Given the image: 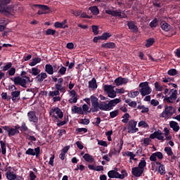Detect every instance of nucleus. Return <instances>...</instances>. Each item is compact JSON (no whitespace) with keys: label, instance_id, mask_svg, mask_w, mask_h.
<instances>
[{"label":"nucleus","instance_id":"33","mask_svg":"<svg viewBox=\"0 0 180 180\" xmlns=\"http://www.w3.org/2000/svg\"><path fill=\"white\" fill-rule=\"evenodd\" d=\"M89 11L91 12L92 15H99V9L96 6L89 7Z\"/></svg>","mask_w":180,"mask_h":180},{"label":"nucleus","instance_id":"15","mask_svg":"<svg viewBox=\"0 0 180 180\" xmlns=\"http://www.w3.org/2000/svg\"><path fill=\"white\" fill-rule=\"evenodd\" d=\"M6 175L7 179L8 180H19V177L16 176L15 172H12V169L11 168L7 169Z\"/></svg>","mask_w":180,"mask_h":180},{"label":"nucleus","instance_id":"35","mask_svg":"<svg viewBox=\"0 0 180 180\" xmlns=\"http://www.w3.org/2000/svg\"><path fill=\"white\" fill-rule=\"evenodd\" d=\"M30 74H32V75H39L40 74V70H39L38 68H32L30 70H29Z\"/></svg>","mask_w":180,"mask_h":180},{"label":"nucleus","instance_id":"27","mask_svg":"<svg viewBox=\"0 0 180 180\" xmlns=\"http://www.w3.org/2000/svg\"><path fill=\"white\" fill-rule=\"evenodd\" d=\"M83 158L84 160V161H86V162H93L94 161V156L88 154V153H86L83 155Z\"/></svg>","mask_w":180,"mask_h":180},{"label":"nucleus","instance_id":"1","mask_svg":"<svg viewBox=\"0 0 180 180\" xmlns=\"http://www.w3.org/2000/svg\"><path fill=\"white\" fill-rule=\"evenodd\" d=\"M88 105H91V107L90 109V112L92 113H95V112H99V110L109 111L112 110L115 106L117 105V103H120L122 101L120 98H115L110 101L108 103L105 101H101L99 103V98H98L94 95L91 96L90 98H86L83 100Z\"/></svg>","mask_w":180,"mask_h":180},{"label":"nucleus","instance_id":"2","mask_svg":"<svg viewBox=\"0 0 180 180\" xmlns=\"http://www.w3.org/2000/svg\"><path fill=\"white\" fill-rule=\"evenodd\" d=\"M158 160H162L164 158V155L161 152H155L153 153L150 158V161H153L152 163V169L153 171H158L160 175H165V166L161 164L160 162H157Z\"/></svg>","mask_w":180,"mask_h":180},{"label":"nucleus","instance_id":"60","mask_svg":"<svg viewBox=\"0 0 180 180\" xmlns=\"http://www.w3.org/2000/svg\"><path fill=\"white\" fill-rule=\"evenodd\" d=\"M29 179L30 180H36V178H37V176H36V174L34 172L30 171V174H29Z\"/></svg>","mask_w":180,"mask_h":180},{"label":"nucleus","instance_id":"19","mask_svg":"<svg viewBox=\"0 0 180 180\" xmlns=\"http://www.w3.org/2000/svg\"><path fill=\"white\" fill-rule=\"evenodd\" d=\"M25 154H27V155H39V154H40V147L35 148L34 150L28 148Z\"/></svg>","mask_w":180,"mask_h":180},{"label":"nucleus","instance_id":"11","mask_svg":"<svg viewBox=\"0 0 180 180\" xmlns=\"http://www.w3.org/2000/svg\"><path fill=\"white\" fill-rule=\"evenodd\" d=\"M104 91L107 92L109 98H116L117 91H115V87L112 85H105Z\"/></svg>","mask_w":180,"mask_h":180},{"label":"nucleus","instance_id":"3","mask_svg":"<svg viewBox=\"0 0 180 180\" xmlns=\"http://www.w3.org/2000/svg\"><path fill=\"white\" fill-rule=\"evenodd\" d=\"M163 94L165 95L164 101L167 103H174L176 101V98L178 96V91L176 89H172L169 90L165 88L163 91Z\"/></svg>","mask_w":180,"mask_h":180},{"label":"nucleus","instance_id":"50","mask_svg":"<svg viewBox=\"0 0 180 180\" xmlns=\"http://www.w3.org/2000/svg\"><path fill=\"white\" fill-rule=\"evenodd\" d=\"M125 155H127V157H129V160H136L134 159V157H136V155H134V153H133L132 152L130 151H127L125 153Z\"/></svg>","mask_w":180,"mask_h":180},{"label":"nucleus","instance_id":"44","mask_svg":"<svg viewBox=\"0 0 180 180\" xmlns=\"http://www.w3.org/2000/svg\"><path fill=\"white\" fill-rule=\"evenodd\" d=\"M58 72L59 75H65V73L67 72V68L61 66Z\"/></svg>","mask_w":180,"mask_h":180},{"label":"nucleus","instance_id":"20","mask_svg":"<svg viewBox=\"0 0 180 180\" xmlns=\"http://www.w3.org/2000/svg\"><path fill=\"white\" fill-rule=\"evenodd\" d=\"M32 9H35V8H38V9H41L45 13H49V11L50 8L48 6L46 5H40V4H33L32 6Z\"/></svg>","mask_w":180,"mask_h":180},{"label":"nucleus","instance_id":"64","mask_svg":"<svg viewBox=\"0 0 180 180\" xmlns=\"http://www.w3.org/2000/svg\"><path fill=\"white\" fill-rule=\"evenodd\" d=\"M21 131H26L27 130V127L26 126V123L22 122L21 126L20 127Z\"/></svg>","mask_w":180,"mask_h":180},{"label":"nucleus","instance_id":"48","mask_svg":"<svg viewBox=\"0 0 180 180\" xmlns=\"http://www.w3.org/2000/svg\"><path fill=\"white\" fill-rule=\"evenodd\" d=\"M112 134H113V131L112 130L105 132V136H107L108 141H112Z\"/></svg>","mask_w":180,"mask_h":180},{"label":"nucleus","instance_id":"40","mask_svg":"<svg viewBox=\"0 0 180 180\" xmlns=\"http://www.w3.org/2000/svg\"><path fill=\"white\" fill-rule=\"evenodd\" d=\"M140 92L139 91H131L128 94V96L129 98H136V96H139Z\"/></svg>","mask_w":180,"mask_h":180},{"label":"nucleus","instance_id":"30","mask_svg":"<svg viewBox=\"0 0 180 180\" xmlns=\"http://www.w3.org/2000/svg\"><path fill=\"white\" fill-rule=\"evenodd\" d=\"M41 62V58L37 57L32 59V62L29 63V65H30V67H34V65H37V64Z\"/></svg>","mask_w":180,"mask_h":180},{"label":"nucleus","instance_id":"16","mask_svg":"<svg viewBox=\"0 0 180 180\" xmlns=\"http://www.w3.org/2000/svg\"><path fill=\"white\" fill-rule=\"evenodd\" d=\"M27 116L30 122H32V123H37V122H39V118L36 116V112H34V111H30L27 113Z\"/></svg>","mask_w":180,"mask_h":180},{"label":"nucleus","instance_id":"7","mask_svg":"<svg viewBox=\"0 0 180 180\" xmlns=\"http://www.w3.org/2000/svg\"><path fill=\"white\" fill-rule=\"evenodd\" d=\"M49 115L55 119H63L64 117V113L58 108H51L49 111Z\"/></svg>","mask_w":180,"mask_h":180},{"label":"nucleus","instance_id":"24","mask_svg":"<svg viewBox=\"0 0 180 180\" xmlns=\"http://www.w3.org/2000/svg\"><path fill=\"white\" fill-rule=\"evenodd\" d=\"M45 71L49 75H53L54 74V69L51 65H45Z\"/></svg>","mask_w":180,"mask_h":180},{"label":"nucleus","instance_id":"25","mask_svg":"<svg viewBox=\"0 0 180 180\" xmlns=\"http://www.w3.org/2000/svg\"><path fill=\"white\" fill-rule=\"evenodd\" d=\"M47 78V74L44 72L39 73L38 75L36 77V79L39 81V82H42V81H44Z\"/></svg>","mask_w":180,"mask_h":180},{"label":"nucleus","instance_id":"31","mask_svg":"<svg viewBox=\"0 0 180 180\" xmlns=\"http://www.w3.org/2000/svg\"><path fill=\"white\" fill-rule=\"evenodd\" d=\"M169 126L172 129H173L174 131H179V125H178V124L176 122L174 121L170 122Z\"/></svg>","mask_w":180,"mask_h":180},{"label":"nucleus","instance_id":"23","mask_svg":"<svg viewBox=\"0 0 180 180\" xmlns=\"http://www.w3.org/2000/svg\"><path fill=\"white\" fill-rule=\"evenodd\" d=\"M72 113H77L78 115H84V111L82 110V108L78 107L77 105L72 107Z\"/></svg>","mask_w":180,"mask_h":180},{"label":"nucleus","instance_id":"18","mask_svg":"<svg viewBox=\"0 0 180 180\" xmlns=\"http://www.w3.org/2000/svg\"><path fill=\"white\" fill-rule=\"evenodd\" d=\"M150 139H158V140L164 141V134L161 133V131L158 130L155 131L153 134H151Z\"/></svg>","mask_w":180,"mask_h":180},{"label":"nucleus","instance_id":"6","mask_svg":"<svg viewBox=\"0 0 180 180\" xmlns=\"http://www.w3.org/2000/svg\"><path fill=\"white\" fill-rule=\"evenodd\" d=\"M13 81L15 85H20L21 86H23L24 88H25L26 84L27 82H30V77H16L13 79Z\"/></svg>","mask_w":180,"mask_h":180},{"label":"nucleus","instance_id":"29","mask_svg":"<svg viewBox=\"0 0 180 180\" xmlns=\"http://www.w3.org/2000/svg\"><path fill=\"white\" fill-rule=\"evenodd\" d=\"M118 146L120 148L119 150H116L115 148L111 150V152L114 155H116V154H119V153L122 151V148H123V141L121 140Z\"/></svg>","mask_w":180,"mask_h":180},{"label":"nucleus","instance_id":"47","mask_svg":"<svg viewBox=\"0 0 180 180\" xmlns=\"http://www.w3.org/2000/svg\"><path fill=\"white\" fill-rule=\"evenodd\" d=\"M152 44H154V39L150 38L146 41V47H151Z\"/></svg>","mask_w":180,"mask_h":180},{"label":"nucleus","instance_id":"63","mask_svg":"<svg viewBox=\"0 0 180 180\" xmlns=\"http://www.w3.org/2000/svg\"><path fill=\"white\" fill-rule=\"evenodd\" d=\"M150 105H152V106H158V105H160V102L156 99H152L150 101Z\"/></svg>","mask_w":180,"mask_h":180},{"label":"nucleus","instance_id":"45","mask_svg":"<svg viewBox=\"0 0 180 180\" xmlns=\"http://www.w3.org/2000/svg\"><path fill=\"white\" fill-rule=\"evenodd\" d=\"M129 117H130V115H129V113H125L122 116V123H128L129 122Z\"/></svg>","mask_w":180,"mask_h":180},{"label":"nucleus","instance_id":"36","mask_svg":"<svg viewBox=\"0 0 180 180\" xmlns=\"http://www.w3.org/2000/svg\"><path fill=\"white\" fill-rule=\"evenodd\" d=\"M54 27H56V29H67L68 28V25L63 26V24L61 22H56L54 23Z\"/></svg>","mask_w":180,"mask_h":180},{"label":"nucleus","instance_id":"51","mask_svg":"<svg viewBox=\"0 0 180 180\" xmlns=\"http://www.w3.org/2000/svg\"><path fill=\"white\" fill-rule=\"evenodd\" d=\"M46 34H47V36H54V34H56V30L49 28L46 30Z\"/></svg>","mask_w":180,"mask_h":180},{"label":"nucleus","instance_id":"57","mask_svg":"<svg viewBox=\"0 0 180 180\" xmlns=\"http://www.w3.org/2000/svg\"><path fill=\"white\" fill-rule=\"evenodd\" d=\"M119 115V110H115L114 111H112L110 112V116L112 119H114V117H116Z\"/></svg>","mask_w":180,"mask_h":180},{"label":"nucleus","instance_id":"61","mask_svg":"<svg viewBox=\"0 0 180 180\" xmlns=\"http://www.w3.org/2000/svg\"><path fill=\"white\" fill-rule=\"evenodd\" d=\"M139 127H148V124L145 121H141L138 124Z\"/></svg>","mask_w":180,"mask_h":180},{"label":"nucleus","instance_id":"43","mask_svg":"<svg viewBox=\"0 0 180 180\" xmlns=\"http://www.w3.org/2000/svg\"><path fill=\"white\" fill-rule=\"evenodd\" d=\"M141 143L143 146L147 147V146H150V143H151V139H150V138H145L142 139Z\"/></svg>","mask_w":180,"mask_h":180},{"label":"nucleus","instance_id":"59","mask_svg":"<svg viewBox=\"0 0 180 180\" xmlns=\"http://www.w3.org/2000/svg\"><path fill=\"white\" fill-rule=\"evenodd\" d=\"M150 27H157L158 26V21L157 18H155L152 22L150 23Z\"/></svg>","mask_w":180,"mask_h":180},{"label":"nucleus","instance_id":"53","mask_svg":"<svg viewBox=\"0 0 180 180\" xmlns=\"http://www.w3.org/2000/svg\"><path fill=\"white\" fill-rule=\"evenodd\" d=\"M77 133H80V134H84V133H86L88 129L86 128H77L76 129Z\"/></svg>","mask_w":180,"mask_h":180},{"label":"nucleus","instance_id":"10","mask_svg":"<svg viewBox=\"0 0 180 180\" xmlns=\"http://www.w3.org/2000/svg\"><path fill=\"white\" fill-rule=\"evenodd\" d=\"M108 175L109 178H119L120 179H124L127 176V173H126V172H122V174H120L115 170H111L108 172Z\"/></svg>","mask_w":180,"mask_h":180},{"label":"nucleus","instance_id":"54","mask_svg":"<svg viewBox=\"0 0 180 180\" xmlns=\"http://www.w3.org/2000/svg\"><path fill=\"white\" fill-rule=\"evenodd\" d=\"M8 73L10 77H13L16 73V69H15V68H11L8 70Z\"/></svg>","mask_w":180,"mask_h":180},{"label":"nucleus","instance_id":"13","mask_svg":"<svg viewBox=\"0 0 180 180\" xmlns=\"http://www.w3.org/2000/svg\"><path fill=\"white\" fill-rule=\"evenodd\" d=\"M70 98L68 100L69 103H77L78 102V94L75 90L69 91Z\"/></svg>","mask_w":180,"mask_h":180},{"label":"nucleus","instance_id":"5","mask_svg":"<svg viewBox=\"0 0 180 180\" xmlns=\"http://www.w3.org/2000/svg\"><path fill=\"white\" fill-rule=\"evenodd\" d=\"M139 88H141L139 92L141 93V95H142V96H146V95H150V94H151V92L153 91L151 87L148 86V83L147 82L141 83L139 84Z\"/></svg>","mask_w":180,"mask_h":180},{"label":"nucleus","instance_id":"55","mask_svg":"<svg viewBox=\"0 0 180 180\" xmlns=\"http://www.w3.org/2000/svg\"><path fill=\"white\" fill-rule=\"evenodd\" d=\"M12 67V63H7L5 66L2 68L3 71H8Z\"/></svg>","mask_w":180,"mask_h":180},{"label":"nucleus","instance_id":"41","mask_svg":"<svg viewBox=\"0 0 180 180\" xmlns=\"http://www.w3.org/2000/svg\"><path fill=\"white\" fill-rule=\"evenodd\" d=\"M164 131H165V134H164L165 137H166V140H167V141L171 140L172 139V137H171V136H169V130L168 129V128H165Z\"/></svg>","mask_w":180,"mask_h":180},{"label":"nucleus","instance_id":"49","mask_svg":"<svg viewBox=\"0 0 180 180\" xmlns=\"http://www.w3.org/2000/svg\"><path fill=\"white\" fill-rule=\"evenodd\" d=\"M110 36H112V34L105 32L103 33L101 36H100L101 37V40H108V39H109V37H110Z\"/></svg>","mask_w":180,"mask_h":180},{"label":"nucleus","instance_id":"12","mask_svg":"<svg viewBox=\"0 0 180 180\" xmlns=\"http://www.w3.org/2000/svg\"><path fill=\"white\" fill-rule=\"evenodd\" d=\"M174 113H175V108L172 106H167L162 113V117H170Z\"/></svg>","mask_w":180,"mask_h":180},{"label":"nucleus","instance_id":"32","mask_svg":"<svg viewBox=\"0 0 180 180\" xmlns=\"http://www.w3.org/2000/svg\"><path fill=\"white\" fill-rule=\"evenodd\" d=\"M147 165V162H146V159L142 158L140 162L138 165V167L142 169V171H144V168H146Z\"/></svg>","mask_w":180,"mask_h":180},{"label":"nucleus","instance_id":"52","mask_svg":"<svg viewBox=\"0 0 180 180\" xmlns=\"http://www.w3.org/2000/svg\"><path fill=\"white\" fill-rule=\"evenodd\" d=\"M165 151L167 153V155L172 156L174 153H172V149L171 147H166L165 148Z\"/></svg>","mask_w":180,"mask_h":180},{"label":"nucleus","instance_id":"39","mask_svg":"<svg viewBox=\"0 0 180 180\" xmlns=\"http://www.w3.org/2000/svg\"><path fill=\"white\" fill-rule=\"evenodd\" d=\"M155 89L159 92H162V91H164V86L160 84L158 82H156L155 83Z\"/></svg>","mask_w":180,"mask_h":180},{"label":"nucleus","instance_id":"22","mask_svg":"<svg viewBox=\"0 0 180 180\" xmlns=\"http://www.w3.org/2000/svg\"><path fill=\"white\" fill-rule=\"evenodd\" d=\"M127 26L131 30V32H133V33H137L139 32V28L137 27V25L134 23L133 21H129L127 22Z\"/></svg>","mask_w":180,"mask_h":180},{"label":"nucleus","instance_id":"8","mask_svg":"<svg viewBox=\"0 0 180 180\" xmlns=\"http://www.w3.org/2000/svg\"><path fill=\"white\" fill-rule=\"evenodd\" d=\"M105 13L108 15H110L111 16H114L115 18H126L127 15L124 13V12L122 13L121 10H116L112 11L110 9L105 10Z\"/></svg>","mask_w":180,"mask_h":180},{"label":"nucleus","instance_id":"21","mask_svg":"<svg viewBox=\"0 0 180 180\" xmlns=\"http://www.w3.org/2000/svg\"><path fill=\"white\" fill-rule=\"evenodd\" d=\"M127 82H129V79L127 78H122V77H117L115 80V83L116 84L117 86H120V85L127 84Z\"/></svg>","mask_w":180,"mask_h":180},{"label":"nucleus","instance_id":"58","mask_svg":"<svg viewBox=\"0 0 180 180\" xmlns=\"http://www.w3.org/2000/svg\"><path fill=\"white\" fill-rule=\"evenodd\" d=\"M167 74L168 75L174 77V75H176V74H178V72L175 69H171L168 70Z\"/></svg>","mask_w":180,"mask_h":180},{"label":"nucleus","instance_id":"14","mask_svg":"<svg viewBox=\"0 0 180 180\" xmlns=\"http://www.w3.org/2000/svg\"><path fill=\"white\" fill-rule=\"evenodd\" d=\"M137 122L134 120H131L129 122L128 126V133H137L139 131V128H136Z\"/></svg>","mask_w":180,"mask_h":180},{"label":"nucleus","instance_id":"38","mask_svg":"<svg viewBox=\"0 0 180 180\" xmlns=\"http://www.w3.org/2000/svg\"><path fill=\"white\" fill-rule=\"evenodd\" d=\"M12 101H16L19 96H20V91H15L11 93Z\"/></svg>","mask_w":180,"mask_h":180},{"label":"nucleus","instance_id":"4","mask_svg":"<svg viewBox=\"0 0 180 180\" xmlns=\"http://www.w3.org/2000/svg\"><path fill=\"white\" fill-rule=\"evenodd\" d=\"M8 4H11V0H0V12L2 13H8V15H13L15 9L12 6H6Z\"/></svg>","mask_w":180,"mask_h":180},{"label":"nucleus","instance_id":"28","mask_svg":"<svg viewBox=\"0 0 180 180\" xmlns=\"http://www.w3.org/2000/svg\"><path fill=\"white\" fill-rule=\"evenodd\" d=\"M89 88H91V89H96L98 88L96 79H95V78H93L90 82H89Z\"/></svg>","mask_w":180,"mask_h":180},{"label":"nucleus","instance_id":"42","mask_svg":"<svg viewBox=\"0 0 180 180\" xmlns=\"http://www.w3.org/2000/svg\"><path fill=\"white\" fill-rule=\"evenodd\" d=\"M59 95H60V91H58V90H54L52 91H49V96H51V98L59 96Z\"/></svg>","mask_w":180,"mask_h":180},{"label":"nucleus","instance_id":"26","mask_svg":"<svg viewBox=\"0 0 180 180\" xmlns=\"http://www.w3.org/2000/svg\"><path fill=\"white\" fill-rule=\"evenodd\" d=\"M101 47L103 49H115V47H116V44L113 42L102 44Z\"/></svg>","mask_w":180,"mask_h":180},{"label":"nucleus","instance_id":"34","mask_svg":"<svg viewBox=\"0 0 180 180\" xmlns=\"http://www.w3.org/2000/svg\"><path fill=\"white\" fill-rule=\"evenodd\" d=\"M161 27L165 32H169L171 30V25L167 22H161Z\"/></svg>","mask_w":180,"mask_h":180},{"label":"nucleus","instance_id":"9","mask_svg":"<svg viewBox=\"0 0 180 180\" xmlns=\"http://www.w3.org/2000/svg\"><path fill=\"white\" fill-rule=\"evenodd\" d=\"M3 129L6 131H8L9 137H12V136H15V134H19V129H20V126L15 125L14 128L4 126L3 127Z\"/></svg>","mask_w":180,"mask_h":180},{"label":"nucleus","instance_id":"17","mask_svg":"<svg viewBox=\"0 0 180 180\" xmlns=\"http://www.w3.org/2000/svg\"><path fill=\"white\" fill-rule=\"evenodd\" d=\"M143 172H144V170L138 167H133L131 169L132 175H134V176H136L137 178L141 176V175H143Z\"/></svg>","mask_w":180,"mask_h":180},{"label":"nucleus","instance_id":"62","mask_svg":"<svg viewBox=\"0 0 180 180\" xmlns=\"http://www.w3.org/2000/svg\"><path fill=\"white\" fill-rule=\"evenodd\" d=\"M98 144L99 146H103V147H108V142L103 140H98Z\"/></svg>","mask_w":180,"mask_h":180},{"label":"nucleus","instance_id":"37","mask_svg":"<svg viewBox=\"0 0 180 180\" xmlns=\"http://www.w3.org/2000/svg\"><path fill=\"white\" fill-rule=\"evenodd\" d=\"M55 88L58 92L64 93L66 91L65 86H63V84H55Z\"/></svg>","mask_w":180,"mask_h":180},{"label":"nucleus","instance_id":"46","mask_svg":"<svg viewBox=\"0 0 180 180\" xmlns=\"http://www.w3.org/2000/svg\"><path fill=\"white\" fill-rule=\"evenodd\" d=\"M138 109H140L141 113H147V112H148V110H149L148 108H147L144 105L139 106Z\"/></svg>","mask_w":180,"mask_h":180},{"label":"nucleus","instance_id":"56","mask_svg":"<svg viewBox=\"0 0 180 180\" xmlns=\"http://www.w3.org/2000/svg\"><path fill=\"white\" fill-rule=\"evenodd\" d=\"M70 12L75 16H80L82 11L79 10H71Z\"/></svg>","mask_w":180,"mask_h":180}]
</instances>
